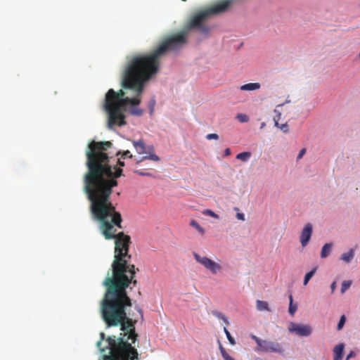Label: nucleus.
Here are the masks:
<instances>
[{"label":"nucleus","instance_id":"f257e3e1","mask_svg":"<svg viewBox=\"0 0 360 360\" xmlns=\"http://www.w3.org/2000/svg\"><path fill=\"white\" fill-rule=\"evenodd\" d=\"M112 143L110 141H92L86 151V166L88 169L84 176V189L91 202V212L94 219L99 221V229L106 240L115 239V255L112 264V274L116 278L122 275H131L135 266L130 264L131 256L129 254L131 237L124 232L116 233L115 227L122 229V218L110 201L112 188L117 186V179L122 175L121 167L125 165L122 158H119L117 165L113 168L110 165L107 150Z\"/></svg>","mask_w":360,"mask_h":360},{"label":"nucleus","instance_id":"f03ea898","mask_svg":"<svg viewBox=\"0 0 360 360\" xmlns=\"http://www.w3.org/2000/svg\"><path fill=\"white\" fill-rule=\"evenodd\" d=\"M232 0H222L214 5L193 13L184 28L167 37L157 48L148 53H136L127 57L122 74V86L124 89L135 91L132 98L125 96L122 89L117 92L110 89L105 97L103 108L108 115V127L122 126L126 124L124 115L129 105H137L141 103L140 96L144 84L159 70L160 59L168 51H178L188 43L191 30L208 36L211 30L206 22L212 16L226 12Z\"/></svg>","mask_w":360,"mask_h":360},{"label":"nucleus","instance_id":"7ed1b4c3","mask_svg":"<svg viewBox=\"0 0 360 360\" xmlns=\"http://www.w3.org/2000/svg\"><path fill=\"white\" fill-rule=\"evenodd\" d=\"M135 274L136 272L131 271V275H122L118 279L108 272L103 281L106 290L101 302V317L107 327L120 326L123 331L118 338L113 335L105 338V334L101 333L97 346L104 360L139 359L137 349L132 346L138 337L135 331L137 320L128 316L126 312L127 307L132 305L126 289L130 283L136 285V280H134Z\"/></svg>","mask_w":360,"mask_h":360},{"label":"nucleus","instance_id":"20e7f679","mask_svg":"<svg viewBox=\"0 0 360 360\" xmlns=\"http://www.w3.org/2000/svg\"><path fill=\"white\" fill-rule=\"evenodd\" d=\"M250 337L257 344V347L255 349L257 352L277 353L283 354L285 352L282 345L278 342L262 340L255 335H251Z\"/></svg>","mask_w":360,"mask_h":360},{"label":"nucleus","instance_id":"39448f33","mask_svg":"<svg viewBox=\"0 0 360 360\" xmlns=\"http://www.w3.org/2000/svg\"><path fill=\"white\" fill-rule=\"evenodd\" d=\"M132 143L136 152L139 155H146L141 157L140 159L136 160V165H139L146 160H151L155 162L160 161V158L155 153V148L153 145L147 146L142 139L133 141Z\"/></svg>","mask_w":360,"mask_h":360},{"label":"nucleus","instance_id":"423d86ee","mask_svg":"<svg viewBox=\"0 0 360 360\" xmlns=\"http://www.w3.org/2000/svg\"><path fill=\"white\" fill-rule=\"evenodd\" d=\"M193 255L197 262L200 264L214 275L217 274L222 269L219 264L215 262L214 260L208 258L207 257L201 256L196 252H193Z\"/></svg>","mask_w":360,"mask_h":360},{"label":"nucleus","instance_id":"0eeeda50","mask_svg":"<svg viewBox=\"0 0 360 360\" xmlns=\"http://www.w3.org/2000/svg\"><path fill=\"white\" fill-rule=\"evenodd\" d=\"M288 330L302 337H307L311 333V328L309 326L292 322L289 324Z\"/></svg>","mask_w":360,"mask_h":360},{"label":"nucleus","instance_id":"6e6552de","mask_svg":"<svg viewBox=\"0 0 360 360\" xmlns=\"http://www.w3.org/2000/svg\"><path fill=\"white\" fill-rule=\"evenodd\" d=\"M312 229V225L310 223L307 224L302 229L300 235V243L302 247H305L310 240Z\"/></svg>","mask_w":360,"mask_h":360},{"label":"nucleus","instance_id":"1a4fd4ad","mask_svg":"<svg viewBox=\"0 0 360 360\" xmlns=\"http://www.w3.org/2000/svg\"><path fill=\"white\" fill-rule=\"evenodd\" d=\"M345 345L343 343L338 344L333 349V360H342L343 356Z\"/></svg>","mask_w":360,"mask_h":360},{"label":"nucleus","instance_id":"9d476101","mask_svg":"<svg viewBox=\"0 0 360 360\" xmlns=\"http://www.w3.org/2000/svg\"><path fill=\"white\" fill-rule=\"evenodd\" d=\"M259 83H248L246 84H243L240 87V89L242 91H255L259 89L260 88Z\"/></svg>","mask_w":360,"mask_h":360},{"label":"nucleus","instance_id":"9b49d317","mask_svg":"<svg viewBox=\"0 0 360 360\" xmlns=\"http://www.w3.org/2000/svg\"><path fill=\"white\" fill-rule=\"evenodd\" d=\"M257 309L259 311H270L268 302L262 300H257L256 302Z\"/></svg>","mask_w":360,"mask_h":360},{"label":"nucleus","instance_id":"f8f14e48","mask_svg":"<svg viewBox=\"0 0 360 360\" xmlns=\"http://www.w3.org/2000/svg\"><path fill=\"white\" fill-rule=\"evenodd\" d=\"M289 301H290V303H289L288 311L291 316H294V314H295V312L297 310V304L293 303V298H292V295H289Z\"/></svg>","mask_w":360,"mask_h":360},{"label":"nucleus","instance_id":"ddd939ff","mask_svg":"<svg viewBox=\"0 0 360 360\" xmlns=\"http://www.w3.org/2000/svg\"><path fill=\"white\" fill-rule=\"evenodd\" d=\"M354 256V251L353 249H350L347 252H345L342 255L341 259L346 262H349Z\"/></svg>","mask_w":360,"mask_h":360},{"label":"nucleus","instance_id":"4468645a","mask_svg":"<svg viewBox=\"0 0 360 360\" xmlns=\"http://www.w3.org/2000/svg\"><path fill=\"white\" fill-rule=\"evenodd\" d=\"M331 249H332V244L331 243H326L322 248L321 252V258L326 257L329 255L330 252L331 251Z\"/></svg>","mask_w":360,"mask_h":360},{"label":"nucleus","instance_id":"2eb2a0df","mask_svg":"<svg viewBox=\"0 0 360 360\" xmlns=\"http://www.w3.org/2000/svg\"><path fill=\"white\" fill-rule=\"evenodd\" d=\"M190 225L196 229V231L200 234L204 235L205 233V229L194 219L190 221Z\"/></svg>","mask_w":360,"mask_h":360},{"label":"nucleus","instance_id":"dca6fc26","mask_svg":"<svg viewBox=\"0 0 360 360\" xmlns=\"http://www.w3.org/2000/svg\"><path fill=\"white\" fill-rule=\"evenodd\" d=\"M316 271V267H314L312 270H311L309 272H308L305 274L304 281H303L304 285H307L308 284L309 280L313 277V276L314 275Z\"/></svg>","mask_w":360,"mask_h":360},{"label":"nucleus","instance_id":"f3484780","mask_svg":"<svg viewBox=\"0 0 360 360\" xmlns=\"http://www.w3.org/2000/svg\"><path fill=\"white\" fill-rule=\"evenodd\" d=\"M250 156L251 153L250 152H243L236 155V159L245 162L250 158Z\"/></svg>","mask_w":360,"mask_h":360},{"label":"nucleus","instance_id":"a211bd4d","mask_svg":"<svg viewBox=\"0 0 360 360\" xmlns=\"http://www.w3.org/2000/svg\"><path fill=\"white\" fill-rule=\"evenodd\" d=\"M219 350L220 353L224 360H234L226 351V349L223 347V346L219 345Z\"/></svg>","mask_w":360,"mask_h":360},{"label":"nucleus","instance_id":"6ab92c4d","mask_svg":"<svg viewBox=\"0 0 360 360\" xmlns=\"http://www.w3.org/2000/svg\"><path fill=\"white\" fill-rule=\"evenodd\" d=\"M120 155H121V158H122L123 160L126 159V158H133V155L131 153V152L129 150H125L123 152L118 151L116 153L117 156H119Z\"/></svg>","mask_w":360,"mask_h":360},{"label":"nucleus","instance_id":"aec40b11","mask_svg":"<svg viewBox=\"0 0 360 360\" xmlns=\"http://www.w3.org/2000/svg\"><path fill=\"white\" fill-rule=\"evenodd\" d=\"M212 314L216 316L217 318H218L219 319H221L224 321V322L226 323V324H229V322L227 319V318H226L224 316V315L220 312V311H212Z\"/></svg>","mask_w":360,"mask_h":360},{"label":"nucleus","instance_id":"412c9836","mask_svg":"<svg viewBox=\"0 0 360 360\" xmlns=\"http://www.w3.org/2000/svg\"><path fill=\"white\" fill-rule=\"evenodd\" d=\"M224 332L226 334L229 343L232 345H236V341L234 338L231 336V333L226 327L224 328Z\"/></svg>","mask_w":360,"mask_h":360},{"label":"nucleus","instance_id":"4be33fe9","mask_svg":"<svg viewBox=\"0 0 360 360\" xmlns=\"http://www.w3.org/2000/svg\"><path fill=\"white\" fill-rule=\"evenodd\" d=\"M204 215L210 216L211 217L219 219V217L218 214H217L215 212H214L212 210L207 209L202 211V212Z\"/></svg>","mask_w":360,"mask_h":360},{"label":"nucleus","instance_id":"5701e85b","mask_svg":"<svg viewBox=\"0 0 360 360\" xmlns=\"http://www.w3.org/2000/svg\"><path fill=\"white\" fill-rule=\"evenodd\" d=\"M352 285V282L350 281H345L342 283L341 286V292L344 293Z\"/></svg>","mask_w":360,"mask_h":360},{"label":"nucleus","instance_id":"b1692460","mask_svg":"<svg viewBox=\"0 0 360 360\" xmlns=\"http://www.w3.org/2000/svg\"><path fill=\"white\" fill-rule=\"evenodd\" d=\"M345 321H346V317H345V315H342L340 317V319L339 323H338V326H337V329L338 330H340L343 328V326H344V325L345 323Z\"/></svg>","mask_w":360,"mask_h":360},{"label":"nucleus","instance_id":"393cba45","mask_svg":"<svg viewBox=\"0 0 360 360\" xmlns=\"http://www.w3.org/2000/svg\"><path fill=\"white\" fill-rule=\"evenodd\" d=\"M155 98H152L149 103H148V107H149V110H150V114L152 115L153 113V111H154V109H155Z\"/></svg>","mask_w":360,"mask_h":360},{"label":"nucleus","instance_id":"a878e982","mask_svg":"<svg viewBox=\"0 0 360 360\" xmlns=\"http://www.w3.org/2000/svg\"><path fill=\"white\" fill-rule=\"evenodd\" d=\"M143 110L141 108H134L131 109V113L134 115L141 116L143 114Z\"/></svg>","mask_w":360,"mask_h":360},{"label":"nucleus","instance_id":"bb28decb","mask_svg":"<svg viewBox=\"0 0 360 360\" xmlns=\"http://www.w3.org/2000/svg\"><path fill=\"white\" fill-rule=\"evenodd\" d=\"M237 117L241 122H246L248 121V117L245 115L239 114Z\"/></svg>","mask_w":360,"mask_h":360},{"label":"nucleus","instance_id":"cd10ccee","mask_svg":"<svg viewBox=\"0 0 360 360\" xmlns=\"http://www.w3.org/2000/svg\"><path fill=\"white\" fill-rule=\"evenodd\" d=\"M207 139L211 140V139H218L219 136L217 134H209L206 136Z\"/></svg>","mask_w":360,"mask_h":360},{"label":"nucleus","instance_id":"c85d7f7f","mask_svg":"<svg viewBox=\"0 0 360 360\" xmlns=\"http://www.w3.org/2000/svg\"><path fill=\"white\" fill-rule=\"evenodd\" d=\"M305 153H306V149H305V148H302V149L300 151V153H299V154H298V155H297V160L301 159V158L303 157V155L305 154Z\"/></svg>","mask_w":360,"mask_h":360},{"label":"nucleus","instance_id":"c756f323","mask_svg":"<svg viewBox=\"0 0 360 360\" xmlns=\"http://www.w3.org/2000/svg\"><path fill=\"white\" fill-rule=\"evenodd\" d=\"M280 128L285 133L288 131V126L287 124H282Z\"/></svg>","mask_w":360,"mask_h":360},{"label":"nucleus","instance_id":"7c9ffc66","mask_svg":"<svg viewBox=\"0 0 360 360\" xmlns=\"http://www.w3.org/2000/svg\"><path fill=\"white\" fill-rule=\"evenodd\" d=\"M236 217L240 220L245 221V215L243 213H237Z\"/></svg>","mask_w":360,"mask_h":360},{"label":"nucleus","instance_id":"2f4dec72","mask_svg":"<svg viewBox=\"0 0 360 360\" xmlns=\"http://www.w3.org/2000/svg\"><path fill=\"white\" fill-rule=\"evenodd\" d=\"M356 356V354L354 352L351 351L349 354L347 355L346 360H349L350 358L354 357Z\"/></svg>","mask_w":360,"mask_h":360},{"label":"nucleus","instance_id":"473e14b6","mask_svg":"<svg viewBox=\"0 0 360 360\" xmlns=\"http://www.w3.org/2000/svg\"><path fill=\"white\" fill-rule=\"evenodd\" d=\"M231 155V150L230 148H226L225 150H224V155L225 156H229Z\"/></svg>","mask_w":360,"mask_h":360},{"label":"nucleus","instance_id":"72a5a7b5","mask_svg":"<svg viewBox=\"0 0 360 360\" xmlns=\"http://www.w3.org/2000/svg\"><path fill=\"white\" fill-rule=\"evenodd\" d=\"M134 172H135V173H137V174H140V175H141V176L149 175V174H147V173H143V172H139V171H138V170L134 171Z\"/></svg>","mask_w":360,"mask_h":360},{"label":"nucleus","instance_id":"f704fd0d","mask_svg":"<svg viewBox=\"0 0 360 360\" xmlns=\"http://www.w3.org/2000/svg\"><path fill=\"white\" fill-rule=\"evenodd\" d=\"M330 288H331V290L332 292H334L335 288H336V283L335 282H333L331 285H330Z\"/></svg>","mask_w":360,"mask_h":360},{"label":"nucleus","instance_id":"c9c22d12","mask_svg":"<svg viewBox=\"0 0 360 360\" xmlns=\"http://www.w3.org/2000/svg\"><path fill=\"white\" fill-rule=\"evenodd\" d=\"M137 311H138V312L140 314V315H141V319H143V311H142V309H141V308H139V307H137Z\"/></svg>","mask_w":360,"mask_h":360},{"label":"nucleus","instance_id":"e433bc0d","mask_svg":"<svg viewBox=\"0 0 360 360\" xmlns=\"http://www.w3.org/2000/svg\"><path fill=\"white\" fill-rule=\"evenodd\" d=\"M275 125L277 126V127L278 126V123L277 121H275Z\"/></svg>","mask_w":360,"mask_h":360}]
</instances>
